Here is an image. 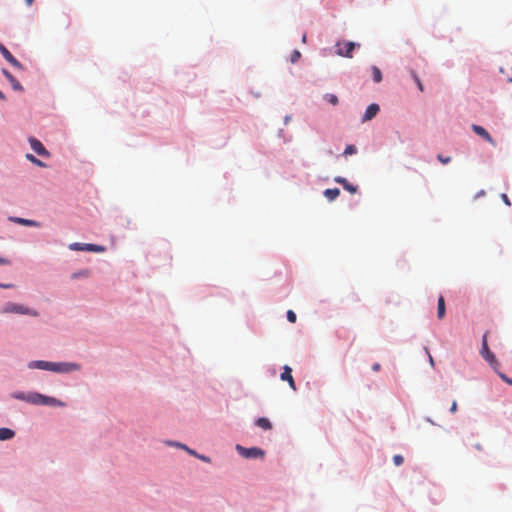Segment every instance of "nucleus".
<instances>
[{
	"mask_svg": "<svg viewBox=\"0 0 512 512\" xmlns=\"http://www.w3.org/2000/svg\"><path fill=\"white\" fill-rule=\"evenodd\" d=\"M501 199L503 200V202H504L506 205H508V206H510V205H511V202H510V200H509V198H508L507 194L503 193V194L501 195Z\"/></svg>",
	"mask_w": 512,
	"mask_h": 512,
	"instance_id": "33",
	"label": "nucleus"
},
{
	"mask_svg": "<svg viewBox=\"0 0 512 512\" xmlns=\"http://www.w3.org/2000/svg\"><path fill=\"white\" fill-rule=\"evenodd\" d=\"M178 447H181L183 449H185L189 454L195 456V457H198V454L194 451V450H191L189 449L186 445H183V444H176Z\"/></svg>",
	"mask_w": 512,
	"mask_h": 512,
	"instance_id": "31",
	"label": "nucleus"
},
{
	"mask_svg": "<svg viewBox=\"0 0 512 512\" xmlns=\"http://www.w3.org/2000/svg\"><path fill=\"white\" fill-rule=\"evenodd\" d=\"M357 152V149L354 145H348L345 150H344V155L345 156H348V155H353Z\"/></svg>",
	"mask_w": 512,
	"mask_h": 512,
	"instance_id": "26",
	"label": "nucleus"
},
{
	"mask_svg": "<svg viewBox=\"0 0 512 512\" xmlns=\"http://www.w3.org/2000/svg\"><path fill=\"white\" fill-rule=\"evenodd\" d=\"M28 368L30 369H41V370H47L52 371L53 368V362L49 361H31L28 363Z\"/></svg>",
	"mask_w": 512,
	"mask_h": 512,
	"instance_id": "10",
	"label": "nucleus"
},
{
	"mask_svg": "<svg viewBox=\"0 0 512 512\" xmlns=\"http://www.w3.org/2000/svg\"><path fill=\"white\" fill-rule=\"evenodd\" d=\"M236 449L242 457L247 458V459L263 458L265 455V452L258 447L245 448L241 445H237Z\"/></svg>",
	"mask_w": 512,
	"mask_h": 512,
	"instance_id": "4",
	"label": "nucleus"
},
{
	"mask_svg": "<svg viewBox=\"0 0 512 512\" xmlns=\"http://www.w3.org/2000/svg\"><path fill=\"white\" fill-rule=\"evenodd\" d=\"M255 424L264 429V430H270L272 429V424L271 422L269 421V419L265 418V417H260L258 418L256 421H255Z\"/></svg>",
	"mask_w": 512,
	"mask_h": 512,
	"instance_id": "17",
	"label": "nucleus"
},
{
	"mask_svg": "<svg viewBox=\"0 0 512 512\" xmlns=\"http://www.w3.org/2000/svg\"><path fill=\"white\" fill-rule=\"evenodd\" d=\"M325 99L334 106L337 105L339 102L338 97L335 94L327 93L325 95Z\"/></svg>",
	"mask_w": 512,
	"mask_h": 512,
	"instance_id": "24",
	"label": "nucleus"
},
{
	"mask_svg": "<svg viewBox=\"0 0 512 512\" xmlns=\"http://www.w3.org/2000/svg\"><path fill=\"white\" fill-rule=\"evenodd\" d=\"M0 287H2V288H10L11 285L10 284H7V285L6 284H0Z\"/></svg>",
	"mask_w": 512,
	"mask_h": 512,
	"instance_id": "41",
	"label": "nucleus"
},
{
	"mask_svg": "<svg viewBox=\"0 0 512 512\" xmlns=\"http://www.w3.org/2000/svg\"><path fill=\"white\" fill-rule=\"evenodd\" d=\"M381 368L380 364L379 363H375L373 366H372V370L377 372L379 371Z\"/></svg>",
	"mask_w": 512,
	"mask_h": 512,
	"instance_id": "39",
	"label": "nucleus"
},
{
	"mask_svg": "<svg viewBox=\"0 0 512 512\" xmlns=\"http://www.w3.org/2000/svg\"><path fill=\"white\" fill-rule=\"evenodd\" d=\"M280 377H281V380L287 381L289 383V386L293 390H296L295 381L292 376V369L289 366L285 365L283 367V372L281 373Z\"/></svg>",
	"mask_w": 512,
	"mask_h": 512,
	"instance_id": "11",
	"label": "nucleus"
},
{
	"mask_svg": "<svg viewBox=\"0 0 512 512\" xmlns=\"http://www.w3.org/2000/svg\"><path fill=\"white\" fill-rule=\"evenodd\" d=\"M379 109L380 108H379L378 104H375V103L370 104L364 113L362 121L365 122V121H369L372 118H374L377 115V113L379 112Z\"/></svg>",
	"mask_w": 512,
	"mask_h": 512,
	"instance_id": "14",
	"label": "nucleus"
},
{
	"mask_svg": "<svg viewBox=\"0 0 512 512\" xmlns=\"http://www.w3.org/2000/svg\"><path fill=\"white\" fill-rule=\"evenodd\" d=\"M437 159L442 163V164H448L450 161H451V157L450 156H443L441 154H439L437 156Z\"/></svg>",
	"mask_w": 512,
	"mask_h": 512,
	"instance_id": "29",
	"label": "nucleus"
},
{
	"mask_svg": "<svg viewBox=\"0 0 512 512\" xmlns=\"http://www.w3.org/2000/svg\"><path fill=\"white\" fill-rule=\"evenodd\" d=\"M90 275L89 270H81L72 275V278L88 277Z\"/></svg>",
	"mask_w": 512,
	"mask_h": 512,
	"instance_id": "27",
	"label": "nucleus"
},
{
	"mask_svg": "<svg viewBox=\"0 0 512 512\" xmlns=\"http://www.w3.org/2000/svg\"><path fill=\"white\" fill-rule=\"evenodd\" d=\"M197 458H198V459H200V460H202V461H204V462H207V463H209V462L211 461L209 457L204 456V455H199V454H198V457H197Z\"/></svg>",
	"mask_w": 512,
	"mask_h": 512,
	"instance_id": "36",
	"label": "nucleus"
},
{
	"mask_svg": "<svg viewBox=\"0 0 512 512\" xmlns=\"http://www.w3.org/2000/svg\"><path fill=\"white\" fill-rule=\"evenodd\" d=\"M29 143L31 148L40 156L43 157H49L50 153L47 151V149L43 146V144L37 140L36 138H30Z\"/></svg>",
	"mask_w": 512,
	"mask_h": 512,
	"instance_id": "9",
	"label": "nucleus"
},
{
	"mask_svg": "<svg viewBox=\"0 0 512 512\" xmlns=\"http://www.w3.org/2000/svg\"><path fill=\"white\" fill-rule=\"evenodd\" d=\"M3 310H4V312L15 313V314L29 316V317H38L39 316V314L37 313L36 310L31 309L25 305L12 303V302L7 303L4 306Z\"/></svg>",
	"mask_w": 512,
	"mask_h": 512,
	"instance_id": "1",
	"label": "nucleus"
},
{
	"mask_svg": "<svg viewBox=\"0 0 512 512\" xmlns=\"http://www.w3.org/2000/svg\"><path fill=\"white\" fill-rule=\"evenodd\" d=\"M44 403L42 405H51V406H63V403L53 397L45 396L43 400Z\"/></svg>",
	"mask_w": 512,
	"mask_h": 512,
	"instance_id": "21",
	"label": "nucleus"
},
{
	"mask_svg": "<svg viewBox=\"0 0 512 512\" xmlns=\"http://www.w3.org/2000/svg\"><path fill=\"white\" fill-rule=\"evenodd\" d=\"M411 76L414 79L415 83L417 84L418 89L422 92L424 90V87L418 75L414 71H411Z\"/></svg>",
	"mask_w": 512,
	"mask_h": 512,
	"instance_id": "25",
	"label": "nucleus"
},
{
	"mask_svg": "<svg viewBox=\"0 0 512 512\" xmlns=\"http://www.w3.org/2000/svg\"><path fill=\"white\" fill-rule=\"evenodd\" d=\"M69 249L73 251H87V252H97L102 253L106 251V248L102 245L97 244H87V243H71L69 245Z\"/></svg>",
	"mask_w": 512,
	"mask_h": 512,
	"instance_id": "3",
	"label": "nucleus"
},
{
	"mask_svg": "<svg viewBox=\"0 0 512 512\" xmlns=\"http://www.w3.org/2000/svg\"><path fill=\"white\" fill-rule=\"evenodd\" d=\"M500 377L508 384L512 385V379L508 378L505 374L500 373Z\"/></svg>",
	"mask_w": 512,
	"mask_h": 512,
	"instance_id": "35",
	"label": "nucleus"
},
{
	"mask_svg": "<svg viewBox=\"0 0 512 512\" xmlns=\"http://www.w3.org/2000/svg\"><path fill=\"white\" fill-rule=\"evenodd\" d=\"M334 181L343 186V188L351 194H355L358 191V187L349 183L346 178L343 177H335Z\"/></svg>",
	"mask_w": 512,
	"mask_h": 512,
	"instance_id": "13",
	"label": "nucleus"
},
{
	"mask_svg": "<svg viewBox=\"0 0 512 512\" xmlns=\"http://www.w3.org/2000/svg\"><path fill=\"white\" fill-rule=\"evenodd\" d=\"M475 448H476L477 450L481 451V450H482V445H481V444H479V443H477V444L475 445Z\"/></svg>",
	"mask_w": 512,
	"mask_h": 512,
	"instance_id": "40",
	"label": "nucleus"
},
{
	"mask_svg": "<svg viewBox=\"0 0 512 512\" xmlns=\"http://www.w3.org/2000/svg\"><path fill=\"white\" fill-rule=\"evenodd\" d=\"M25 1H26L27 5H29V6H30V5H32V3H33V1H34V0H25Z\"/></svg>",
	"mask_w": 512,
	"mask_h": 512,
	"instance_id": "42",
	"label": "nucleus"
},
{
	"mask_svg": "<svg viewBox=\"0 0 512 512\" xmlns=\"http://www.w3.org/2000/svg\"><path fill=\"white\" fill-rule=\"evenodd\" d=\"M3 74L6 77V79L11 84L12 88L17 91H23L22 85L19 83V81L7 70H3Z\"/></svg>",
	"mask_w": 512,
	"mask_h": 512,
	"instance_id": "15",
	"label": "nucleus"
},
{
	"mask_svg": "<svg viewBox=\"0 0 512 512\" xmlns=\"http://www.w3.org/2000/svg\"><path fill=\"white\" fill-rule=\"evenodd\" d=\"M339 194L340 190L338 188L326 189L324 191V195L329 201L335 200L339 196Z\"/></svg>",
	"mask_w": 512,
	"mask_h": 512,
	"instance_id": "19",
	"label": "nucleus"
},
{
	"mask_svg": "<svg viewBox=\"0 0 512 512\" xmlns=\"http://www.w3.org/2000/svg\"><path fill=\"white\" fill-rule=\"evenodd\" d=\"M15 435V432L9 428H0V440H9L13 438Z\"/></svg>",
	"mask_w": 512,
	"mask_h": 512,
	"instance_id": "18",
	"label": "nucleus"
},
{
	"mask_svg": "<svg viewBox=\"0 0 512 512\" xmlns=\"http://www.w3.org/2000/svg\"><path fill=\"white\" fill-rule=\"evenodd\" d=\"M26 158L32 162L33 164L39 166V167H45V163H43L41 160H39L38 158H36L34 155L32 154H26Z\"/></svg>",
	"mask_w": 512,
	"mask_h": 512,
	"instance_id": "23",
	"label": "nucleus"
},
{
	"mask_svg": "<svg viewBox=\"0 0 512 512\" xmlns=\"http://www.w3.org/2000/svg\"><path fill=\"white\" fill-rule=\"evenodd\" d=\"M471 128L475 134H477L482 139H484L485 141L490 143L492 146H496V142L494 141V139L491 137V135L487 132V130L485 128H483L480 125H476V124H473L471 126Z\"/></svg>",
	"mask_w": 512,
	"mask_h": 512,
	"instance_id": "8",
	"label": "nucleus"
},
{
	"mask_svg": "<svg viewBox=\"0 0 512 512\" xmlns=\"http://www.w3.org/2000/svg\"><path fill=\"white\" fill-rule=\"evenodd\" d=\"M10 220H12L15 223L24 225V226H34V227H38L39 226L38 222H36L34 220H30V219L12 217V218H10Z\"/></svg>",
	"mask_w": 512,
	"mask_h": 512,
	"instance_id": "16",
	"label": "nucleus"
},
{
	"mask_svg": "<svg viewBox=\"0 0 512 512\" xmlns=\"http://www.w3.org/2000/svg\"><path fill=\"white\" fill-rule=\"evenodd\" d=\"M78 370H80V365L77 363L53 362L52 372L69 373V372L78 371Z\"/></svg>",
	"mask_w": 512,
	"mask_h": 512,
	"instance_id": "6",
	"label": "nucleus"
},
{
	"mask_svg": "<svg viewBox=\"0 0 512 512\" xmlns=\"http://www.w3.org/2000/svg\"><path fill=\"white\" fill-rule=\"evenodd\" d=\"M19 399H25L28 402L32 404L42 405L44 403L45 396L39 393H33L28 395L27 397H24L23 395H17L16 396Z\"/></svg>",
	"mask_w": 512,
	"mask_h": 512,
	"instance_id": "12",
	"label": "nucleus"
},
{
	"mask_svg": "<svg viewBox=\"0 0 512 512\" xmlns=\"http://www.w3.org/2000/svg\"><path fill=\"white\" fill-rule=\"evenodd\" d=\"M482 357L494 368L498 366V362L494 356V354L490 351L487 343V334L485 333L482 338V348L480 351Z\"/></svg>",
	"mask_w": 512,
	"mask_h": 512,
	"instance_id": "5",
	"label": "nucleus"
},
{
	"mask_svg": "<svg viewBox=\"0 0 512 512\" xmlns=\"http://www.w3.org/2000/svg\"><path fill=\"white\" fill-rule=\"evenodd\" d=\"M437 316L440 319L445 316V300L443 296L438 298Z\"/></svg>",
	"mask_w": 512,
	"mask_h": 512,
	"instance_id": "20",
	"label": "nucleus"
},
{
	"mask_svg": "<svg viewBox=\"0 0 512 512\" xmlns=\"http://www.w3.org/2000/svg\"><path fill=\"white\" fill-rule=\"evenodd\" d=\"M302 41H303V42H306V34H304V35H303V37H302Z\"/></svg>",
	"mask_w": 512,
	"mask_h": 512,
	"instance_id": "43",
	"label": "nucleus"
},
{
	"mask_svg": "<svg viewBox=\"0 0 512 512\" xmlns=\"http://www.w3.org/2000/svg\"><path fill=\"white\" fill-rule=\"evenodd\" d=\"M457 409H458L457 402H456V401H453V402H452V405H451V407H450V412L454 414V413H456Z\"/></svg>",
	"mask_w": 512,
	"mask_h": 512,
	"instance_id": "34",
	"label": "nucleus"
},
{
	"mask_svg": "<svg viewBox=\"0 0 512 512\" xmlns=\"http://www.w3.org/2000/svg\"><path fill=\"white\" fill-rule=\"evenodd\" d=\"M10 264V261L6 258L0 257V265H8Z\"/></svg>",
	"mask_w": 512,
	"mask_h": 512,
	"instance_id": "37",
	"label": "nucleus"
},
{
	"mask_svg": "<svg viewBox=\"0 0 512 512\" xmlns=\"http://www.w3.org/2000/svg\"><path fill=\"white\" fill-rule=\"evenodd\" d=\"M356 46V44L352 41H339L336 43V54L341 57L352 58V52Z\"/></svg>",
	"mask_w": 512,
	"mask_h": 512,
	"instance_id": "2",
	"label": "nucleus"
},
{
	"mask_svg": "<svg viewBox=\"0 0 512 512\" xmlns=\"http://www.w3.org/2000/svg\"><path fill=\"white\" fill-rule=\"evenodd\" d=\"M0 53L13 67L17 69L23 68L22 64L9 52V50L3 44H0Z\"/></svg>",
	"mask_w": 512,
	"mask_h": 512,
	"instance_id": "7",
	"label": "nucleus"
},
{
	"mask_svg": "<svg viewBox=\"0 0 512 512\" xmlns=\"http://www.w3.org/2000/svg\"><path fill=\"white\" fill-rule=\"evenodd\" d=\"M371 70H372L373 80L376 83L381 82L382 81V73H381L380 69L376 66H372Z\"/></svg>",
	"mask_w": 512,
	"mask_h": 512,
	"instance_id": "22",
	"label": "nucleus"
},
{
	"mask_svg": "<svg viewBox=\"0 0 512 512\" xmlns=\"http://www.w3.org/2000/svg\"><path fill=\"white\" fill-rule=\"evenodd\" d=\"M287 320H296V314L293 310L287 311Z\"/></svg>",
	"mask_w": 512,
	"mask_h": 512,
	"instance_id": "32",
	"label": "nucleus"
},
{
	"mask_svg": "<svg viewBox=\"0 0 512 512\" xmlns=\"http://www.w3.org/2000/svg\"><path fill=\"white\" fill-rule=\"evenodd\" d=\"M425 350H426V353L428 354L430 365L433 367L434 366V359L431 356V354L429 353L428 349H425Z\"/></svg>",
	"mask_w": 512,
	"mask_h": 512,
	"instance_id": "38",
	"label": "nucleus"
},
{
	"mask_svg": "<svg viewBox=\"0 0 512 512\" xmlns=\"http://www.w3.org/2000/svg\"><path fill=\"white\" fill-rule=\"evenodd\" d=\"M393 461L396 466H400L403 463L404 458L401 455H395L393 457Z\"/></svg>",
	"mask_w": 512,
	"mask_h": 512,
	"instance_id": "30",
	"label": "nucleus"
},
{
	"mask_svg": "<svg viewBox=\"0 0 512 512\" xmlns=\"http://www.w3.org/2000/svg\"><path fill=\"white\" fill-rule=\"evenodd\" d=\"M301 57V53L298 50H294L291 55V62L295 63L297 62Z\"/></svg>",
	"mask_w": 512,
	"mask_h": 512,
	"instance_id": "28",
	"label": "nucleus"
}]
</instances>
